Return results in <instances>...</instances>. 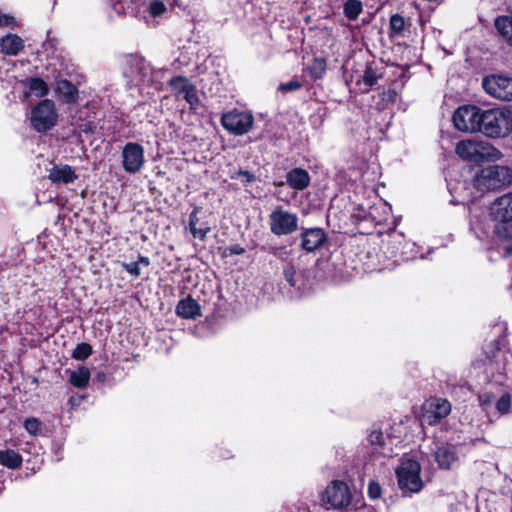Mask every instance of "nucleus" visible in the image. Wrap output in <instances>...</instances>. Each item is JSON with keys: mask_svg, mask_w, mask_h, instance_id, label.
<instances>
[{"mask_svg": "<svg viewBox=\"0 0 512 512\" xmlns=\"http://www.w3.org/2000/svg\"><path fill=\"white\" fill-rule=\"evenodd\" d=\"M369 441L372 445L382 446L384 443L383 433L381 431H372L369 435Z\"/></svg>", "mask_w": 512, "mask_h": 512, "instance_id": "38", "label": "nucleus"}, {"mask_svg": "<svg viewBox=\"0 0 512 512\" xmlns=\"http://www.w3.org/2000/svg\"><path fill=\"white\" fill-rule=\"evenodd\" d=\"M48 178L53 183L69 184L77 178V175L71 166L54 165L49 171Z\"/></svg>", "mask_w": 512, "mask_h": 512, "instance_id": "17", "label": "nucleus"}, {"mask_svg": "<svg viewBox=\"0 0 512 512\" xmlns=\"http://www.w3.org/2000/svg\"><path fill=\"white\" fill-rule=\"evenodd\" d=\"M0 463L10 469H17L22 465V457L14 450L0 452Z\"/></svg>", "mask_w": 512, "mask_h": 512, "instance_id": "23", "label": "nucleus"}, {"mask_svg": "<svg viewBox=\"0 0 512 512\" xmlns=\"http://www.w3.org/2000/svg\"><path fill=\"white\" fill-rule=\"evenodd\" d=\"M362 12V3L359 0H348L344 4V14L350 20H355Z\"/></svg>", "mask_w": 512, "mask_h": 512, "instance_id": "28", "label": "nucleus"}, {"mask_svg": "<svg viewBox=\"0 0 512 512\" xmlns=\"http://www.w3.org/2000/svg\"><path fill=\"white\" fill-rule=\"evenodd\" d=\"M150 265V261L147 257L140 256L139 259L135 262L131 263H123L122 266L124 269L131 274L132 276L138 277L141 275L142 267H148Z\"/></svg>", "mask_w": 512, "mask_h": 512, "instance_id": "26", "label": "nucleus"}, {"mask_svg": "<svg viewBox=\"0 0 512 512\" xmlns=\"http://www.w3.org/2000/svg\"><path fill=\"white\" fill-rule=\"evenodd\" d=\"M479 400L482 405H489L492 403L493 397L489 393H483L482 395L479 396Z\"/></svg>", "mask_w": 512, "mask_h": 512, "instance_id": "43", "label": "nucleus"}, {"mask_svg": "<svg viewBox=\"0 0 512 512\" xmlns=\"http://www.w3.org/2000/svg\"><path fill=\"white\" fill-rule=\"evenodd\" d=\"M211 228L207 223H199L198 227L195 228V232H192V235L195 238H199L201 240L205 239L206 235L210 232Z\"/></svg>", "mask_w": 512, "mask_h": 512, "instance_id": "36", "label": "nucleus"}, {"mask_svg": "<svg viewBox=\"0 0 512 512\" xmlns=\"http://www.w3.org/2000/svg\"><path fill=\"white\" fill-rule=\"evenodd\" d=\"M170 86L191 105L198 101L195 87L182 76H176L169 81Z\"/></svg>", "mask_w": 512, "mask_h": 512, "instance_id": "15", "label": "nucleus"}, {"mask_svg": "<svg viewBox=\"0 0 512 512\" xmlns=\"http://www.w3.org/2000/svg\"><path fill=\"white\" fill-rule=\"evenodd\" d=\"M301 247L307 252L319 249L326 241V234L320 228H310L301 234Z\"/></svg>", "mask_w": 512, "mask_h": 512, "instance_id": "14", "label": "nucleus"}, {"mask_svg": "<svg viewBox=\"0 0 512 512\" xmlns=\"http://www.w3.org/2000/svg\"><path fill=\"white\" fill-rule=\"evenodd\" d=\"M424 410V421L429 425H435L450 414L451 404L446 399L433 398L424 405Z\"/></svg>", "mask_w": 512, "mask_h": 512, "instance_id": "12", "label": "nucleus"}, {"mask_svg": "<svg viewBox=\"0 0 512 512\" xmlns=\"http://www.w3.org/2000/svg\"><path fill=\"white\" fill-rule=\"evenodd\" d=\"M490 215L494 221L500 224L495 229L496 234L500 238L511 239V226L508 224L512 222V192L505 193L492 202Z\"/></svg>", "mask_w": 512, "mask_h": 512, "instance_id": "4", "label": "nucleus"}, {"mask_svg": "<svg viewBox=\"0 0 512 512\" xmlns=\"http://www.w3.org/2000/svg\"><path fill=\"white\" fill-rule=\"evenodd\" d=\"M405 19L399 14L390 17V29L396 35H402L405 29Z\"/></svg>", "mask_w": 512, "mask_h": 512, "instance_id": "29", "label": "nucleus"}, {"mask_svg": "<svg viewBox=\"0 0 512 512\" xmlns=\"http://www.w3.org/2000/svg\"><path fill=\"white\" fill-rule=\"evenodd\" d=\"M511 184L512 169L507 166H487L475 177V186L481 191L499 190Z\"/></svg>", "mask_w": 512, "mask_h": 512, "instance_id": "3", "label": "nucleus"}, {"mask_svg": "<svg viewBox=\"0 0 512 512\" xmlns=\"http://www.w3.org/2000/svg\"><path fill=\"white\" fill-rule=\"evenodd\" d=\"M511 397L508 393H504L496 402V409L501 413L505 414L510 410Z\"/></svg>", "mask_w": 512, "mask_h": 512, "instance_id": "32", "label": "nucleus"}, {"mask_svg": "<svg viewBox=\"0 0 512 512\" xmlns=\"http://www.w3.org/2000/svg\"><path fill=\"white\" fill-rule=\"evenodd\" d=\"M29 90L37 97H43L48 94L49 87L41 78H30L27 80Z\"/></svg>", "mask_w": 512, "mask_h": 512, "instance_id": "25", "label": "nucleus"}, {"mask_svg": "<svg viewBox=\"0 0 512 512\" xmlns=\"http://www.w3.org/2000/svg\"><path fill=\"white\" fill-rule=\"evenodd\" d=\"M308 69L312 78L321 79L324 76L327 69L326 60L321 57L314 58Z\"/></svg>", "mask_w": 512, "mask_h": 512, "instance_id": "27", "label": "nucleus"}, {"mask_svg": "<svg viewBox=\"0 0 512 512\" xmlns=\"http://www.w3.org/2000/svg\"><path fill=\"white\" fill-rule=\"evenodd\" d=\"M176 312L179 316L186 319H195L201 315L199 304L190 297L183 299L178 303Z\"/></svg>", "mask_w": 512, "mask_h": 512, "instance_id": "18", "label": "nucleus"}, {"mask_svg": "<svg viewBox=\"0 0 512 512\" xmlns=\"http://www.w3.org/2000/svg\"><path fill=\"white\" fill-rule=\"evenodd\" d=\"M295 268L293 266H289L284 269L285 279L290 283V285H295Z\"/></svg>", "mask_w": 512, "mask_h": 512, "instance_id": "41", "label": "nucleus"}, {"mask_svg": "<svg viewBox=\"0 0 512 512\" xmlns=\"http://www.w3.org/2000/svg\"><path fill=\"white\" fill-rule=\"evenodd\" d=\"M482 109L475 105H463L453 113L454 127L465 133H480Z\"/></svg>", "mask_w": 512, "mask_h": 512, "instance_id": "5", "label": "nucleus"}, {"mask_svg": "<svg viewBox=\"0 0 512 512\" xmlns=\"http://www.w3.org/2000/svg\"><path fill=\"white\" fill-rule=\"evenodd\" d=\"M455 153L465 161L476 163L497 161L503 157L502 152L489 142L473 139L459 141Z\"/></svg>", "mask_w": 512, "mask_h": 512, "instance_id": "2", "label": "nucleus"}, {"mask_svg": "<svg viewBox=\"0 0 512 512\" xmlns=\"http://www.w3.org/2000/svg\"><path fill=\"white\" fill-rule=\"evenodd\" d=\"M351 494L346 483L332 481L323 493L322 501L331 508L341 509L350 504Z\"/></svg>", "mask_w": 512, "mask_h": 512, "instance_id": "10", "label": "nucleus"}, {"mask_svg": "<svg viewBox=\"0 0 512 512\" xmlns=\"http://www.w3.org/2000/svg\"><path fill=\"white\" fill-rule=\"evenodd\" d=\"M17 26L15 18L11 15L0 12V27H11Z\"/></svg>", "mask_w": 512, "mask_h": 512, "instance_id": "37", "label": "nucleus"}, {"mask_svg": "<svg viewBox=\"0 0 512 512\" xmlns=\"http://www.w3.org/2000/svg\"><path fill=\"white\" fill-rule=\"evenodd\" d=\"M90 378V371L85 367H80L70 374V382L73 386L83 388L86 386Z\"/></svg>", "mask_w": 512, "mask_h": 512, "instance_id": "24", "label": "nucleus"}, {"mask_svg": "<svg viewBox=\"0 0 512 512\" xmlns=\"http://www.w3.org/2000/svg\"><path fill=\"white\" fill-rule=\"evenodd\" d=\"M269 225L273 234L288 235L298 229V217L294 213L277 207L269 215Z\"/></svg>", "mask_w": 512, "mask_h": 512, "instance_id": "8", "label": "nucleus"}, {"mask_svg": "<svg viewBox=\"0 0 512 512\" xmlns=\"http://www.w3.org/2000/svg\"><path fill=\"white\" fill-rule=\"evenodd\" d=\"M368 495L372 498V499H377L380 497L381 495V487L378 483L376 482H370L369 485H368Z\"/></svg>", "mask_w": 512, "mask_h": 512, "instance_id": "40", "label": "nucleus"}, {"mask_svg": "<svg viewBox=\"0 0 512 512\" xmlns=\"http://www.w3.org/2000/svg\"><path fill=\"white\" fill-rule=\"evenodd\" d=\"M480 133L489 138H504L512 133V111L506 108L482 109Z\"/></svg>", "mask_w": 512, "mask_h": 512, "instance_id": "1", "label": "nucleus"}, {"mask_svg": "<svg viewBox=\"0 0 512 512\" xmlns=\"http://www.w3.org/2000/svg\"><path fill=\"white\" fill-rule=\"evenodd\" d=\"M24 426L31 435H37L40 431V422L36 418L26 419Z\"/></svg>", "mask_w": 512, "mask_h": 512, "instance_id": "34", "label": "nucleus"}, {"mask_svg": "<svg viewBox=\"0 0 512 512\" xmlns=\"http://www.w3.org/2000/svg\"><path fill=\"white\" fill-rule=\"evenodd\" d=\"M301 87H302V84L298 80L293 79L287 83L280 84L278 89H279V91L286 93V92L298 90Z\"/></svg>", "mask_w": 512, "mask_h": 512, "instance_id": "35", "label": "nucleus"}, {"mask_svg": "<svg viewBox=\"0 0 512 512\" xmlns=\"http://www.w3.org/2000/svg\"><path fill=\"white\" fill-rule=\"evenodd\" d=\"M435 460L441 468L449 469L457 457L452 447L441 446L435 451Z\"/></svg>", "mask_w": 512, "mask_h": 512, "instance_id": "20", "label": "nucleus"}, {"mask_svg": "<svg viewBox=\"0 0 512 512\" xmlns=\"http://www.w3.org/2000/svg\"><path fill=\"white\" fill-rule=\"evenodd\" d=\"M148 10L153 17H158L166 11V6L160 0H152L149 3Z\"/></svg>", "mask_w": 512, "mask_h": 512, "instance_id": "33", "label": "nucleus"}, {"mask_svg": "<svg viewBox=\"0 0 512 512\" xmlns=\"http://www.w3.org/2000/svg\"><path fill=\"white\" fill-rule=\"evenodd\" d=\"M200 208H195L190 216H189V229H190V232H195V228L198 227V224H199V218L197 216L198 212H199Z\"/></svg>", "mask_w": 512, "mask_h": 512, "instance_id": "39", "label": "nucleus"}, {"mask_svg": "<svg viewBox=\"0 0 512 512\" xmlns=\"http://www.w3.org/2000/svg\"><path fill=\"white\" fill-rule=\"evenodd\" d=\"M56 122L57 113L52 100L45 99L32 110L31 125L38 132L51 129Z\"/></svg>", "mask_w": 512, "mask_h": 512, "instance_id": "7", "label": "nucleus"}, {"mask_svg": "<svg viewBox=\"0 0 512 512\" xmlns=\"http://www.w3.org/2000/svg\"><path fill=\"white\" fill-rule=\"evenodd\" d=\"M378 78L379 75L371 66L367 67L364 71L363 82L368 89L376 84Z\"/></svg>", "mask_w": 512, "mask_h": 512, "instance_id": "31", "label": "nucleus"}, {"mask_svg": "<svg viewBox=\"0 0 512 512\" xmlns=\"http://www.w3.org/2000/svg\"><path fill=\"white\" fill-rule=\"evenodd\" d=\"M495 27L498 33L505 39V41L512 45V17H498L495 21Z\"/></svg>", "mask_w": 512, "mask_h": 512, "instance_id": "21", "label": "nucleus"}, {"mask_svg": "<svg viewBox=\"0 0 512 512\" xmlns=\"http://www.w3.org/2000/svg\"><path fill=\"white\" fill-rule=\"evenodd\" d=\"M221 123L229 132L243 135L251 130L254 118L251 113L234 110L224 114Z\"/></svg>", "mask_w": 512, "mask_h": 512, "instance_id": "11", "label": "nucleus"}, {"mask_svg": "<svg viewBox=\"0 0 512 512\" xmlns=\"http://www.w3.org/2000/svg\"><path fill=\"white\" fill-rule=\"evenodd\" d=\"M420 471L421 467L417 461L412 459L402 461L401 465L396 469L400 489L412 493L420 491L422 488Z\"/></svg>", "mask_w": 512, "mask_h": 512, "instance_id": "6", "label": "nucleus"}, {"mask_svg": "<svg viewBox=\"0 0 512 512\" xmlns=\"http://www.w3.org/2000/svg\"><path fill=\"white\" fill-rule=\"evenodd\" d=\"M24 49L23 39L16 34H7L0 38L1 53L16 56Z\"/></svg>", "mask_w": 512, "mask_h": 512, "instance_id": "16", "label": "nucleus"}, {"mask_svg": "<svg viewBox=\"0 0 512 512\" xmlns=\"http://www.w3.org/2000/svg\"><path fill=\"white\" fill-rule=\"evenodd\" d=\"M92 353V347L86 343H80L74 349L72 356L75 359L83 360L86 359Z\"/></svg>", "mask_w": 512, "mask_h": 512, "instance_id": "30", "label": "nucleus"}, {"mask_svg": "<svg viewBox=\"0 0 512 512\" xmlns=\"http://www.w3.org/2000/svg\"><path fill=\"white\" fill-rule=\"evenodd\" d=\"M486 93L501 101H512V78L502 75H490L483 79Z\"/></svg>", "mask_w": 512, "mask_h": 512, "instance_id": "9", "label": "nucleus"}, {"mask_svg": "<svg viewBox=\"0 0 512 512\" xmlns=\"http://www.w3.org/2000/svg\"><path fill=\"white\" fill-rule=\"evenodd\" d=\"M309 175L306 170L295 168L287 175V183L294 189L303 190L309 185Z\"/></svg>", "mask_w": 512, "mask_h": 512, "instance_id": "19", "label": "nucleus"}, {"mask_svg": "<svg viewBox=\"0 0 512 512\" xmlns=\"http://www.w3.org/2000/svg\"><path fill=\"white\" fill-rule=\"evenodd\" d=\"M240 176L245 177V183H250L255 179V176L246 170H239L234 175H232V178H238Z\"/></svg>", "mask_w": 512, "mask_h": 512, "instance_id": "42", "label": "nucleus"}, {"mask_svg": "<svg viewBox=\"0 0 512 512\" xmlns=\"http://www.w3.org/2000/svg\"><path fill=\"white\" fill-rule=\"evenodd\" d=\"M55 92L63 96L67 102H74L76 100L77 89L68 80H58L56 82Z\"/></svg>", "mask_w": 512, "mask_h": 512, "instance_id": "22", "label": "nucleus"}, {"mask_svg": "<svg viewBox=\"0 0 512 512\" xmlns=\"http://www.w3.org/2000/svg\"><path fill=\"white\" fill-rule=\"evenodd\" d=\"M144 162L143 149L140 145L129 143L123 149V165L125 170L135 173Z\"/></svg>", "mask_w": 512, "mask_h": 512, "instance_id": "13", "label": "nucleus"}, {"mask_svg": "<svg viewBox=\"0 0 512 512\" xmlns=\"http://www.w3.org/2000/svg\"><path fill=\"white\" fill-rule=\"evenodd\" d=\"M244 250L243 249H235L233 252L236 253V254H240L242 253Z\"/></svg>", "mask_w": 512, "mask_h": 512, "instance_id": "44", "label": "nucleus"}]
</instances>
